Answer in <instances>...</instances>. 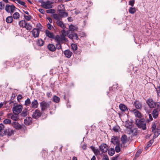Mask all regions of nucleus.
I'll return each instance as SVG.
<instances>
[{
  "mask_svg": "<svg viewBox=\"0 0 160 160\" xmlns=\"http://www.w3.org/2000/svg\"><path fill=\"white\" fill-rule=\"evenodd\" d=\"M16 8L15 6L13 5H11L7 4L6 6L5 10L8 12L12 13L15 11Z\"/></svg>",
  "mask_w": 160,
  "mask_h": 160,
  "instance_id": "10",
  "label": "nucleus"
},
{
  "mask_svg": "<svg viewBox=\"0 0 160 160\" xmlns=\"http://www.w3.org/2000/svg\"><path fill=\"white\" fill-rule=\"evenodd\" d=\"M111 142L114 145L119 144V139L117 136H113L111 139Z\"/></svg>",
  "mask_w": 160,
  "mask_h": 160,
  "instance_id": "18",
  "label": "nucleus"
},
{
  "mask_svg": "<svg viewBox=\"0 0 160 160\" xmlns=\"http://www.w3.org/2000/svg\"><path fill=\"white\" fill-rule=\"evenodd\" d=\"M54 39L57 42L61 43H63V41L66 42L68 41L67 38L65 37L58 35L55 36Z\"/></svg>",
  "mask_w": 160,
  "mask_h": 160,
  "instance_id": "5",
  "label": "nucleus"
},
{
  "mask_svg": "<svg viewBox=\"0 0 160 160\" xmlns=\"http://www.w3.org/2000/svg\"><path fill=\"white\" fill-rule=\"evenodd\" d=\"M156 126L155 125V124L154 123L152 125V130L153 132H154L155 130V129L156 128Z\"/></svg>",
  "mask_w": 160,
  "mask_h": 160,
  "instance_id": "53",
  "label": "nucleus"
},
{
  "mask_svg": "<svg viewBox=\"0 0 160 160\" xmlns=\"http://www.w3.org/2000/svg\"><path fill=\"white\" fill-rule=\"evenodd\" d=\"M24 17L25 19L28 21H29L31 18V16L30 15L26 16L24 15Z\"/></svg>",
  "mask_w": 160,
  "mask_h": 160,
  "instance_id": "52",
  "label": "nucleus"
},
{
  "mask_svg": "<svg viewBox=\"0 0 160 160\" xmlns=\"http://www.w3.org/2000/svg\"><path fill=\"white\" fill-rule=\"evenodd\" d=\"M22 96L21 95H18L17 98L18 101H19L20 100L22 99Z\"/></svg>",
  "mask_w": 160,
  "mask_h": 160,
  "instance_id": "62",
  "label": "nucleus"
},
{
  "mask_svg": "<svg viewBox=\"0 0 160 160\" xmlns=\"http://www.w3.org/2000/svg\"><path fill=\"white\" fill-rule=\"evenodd\" d=\"M51 105V102H47L45 101H42L40 103L42 111H44L48 108H49Z\"/></svg>",
  "mask_w": 160,
  "mask_h": 160,
  "instance_id": "4",
  "label": "nucleus"
},
{
  "mask_svg": "<svg viewBox=\"0 0 160 160\" xmlns=\"http://www.w3.org/2000/svg\"><path fill=\"white\" fill-rule=\"evenodd\" d=\"M46 12L48 13L53 14L55 13V10L54 9H50L47 10Z\"/></svg>",
  "mask_w": 160,
  "mask_h": 160,
  "instance_id": "46",
  "label": "nucleus"
},
{
  "mask_svg": "<svg viewBox=\"0 0 160 160\" xmlns=\"http://www.w3.org/2000/svg\"><path fill=\"white\" fill-rule=\"evenodd\" d=\"M42 113L40 111L37 109L33 112L32 115L33 118L37 119L41 115Z\"/></svg>",
  "mask_w": 160,
  "mask_h": 160,
  "instance_id": "11",
  "label": "nucleus"
},
{
  "mask_svg": "<svg viewBox=\"0 0 160 160\" xmlns=\"http://www.w3.org/2000/svg\"><path fill=\"white\" fill-rule=\"evenodd\" d=\"M15 131L10 128H8L5 129L3 133V136L4 135H7L8 137L13 135Z\"/></svg>",
  "mask_w": 160,
  "mask_h": 160,
  "instance_id": "7",
  "label": "nucleus"
},
{
  "mask_svg": "<svg viewBox=\"0 0 160 160\" xmlns=\"http://www.w3.org/2000/svg\"><path fill=\"white\" fill-rule=\"evenodd\" d=\"M60 100L59 98L56 95H54L52 98V101L56 103L59 102Z\"/></svg>",
  "mask_w": 160,
  "mask_h": 160,
  "instance_id": "37",
  "label": "nucleus"
},
{
  "mask_svg": "<svg viewBox=\"0 0 160 160\" xmlns=\"http://www.w3.org/2000/svg\"><path fill=\"white\" fill-rule=\"evenodd\" d=\"M99 148L100 150L103 153L106 152L108 150V146L106 144H102L99 146Z\"/></svg>",
  "mask_w": 160,
  "mask_h": 160,
  "instance_id": "12",
  "label": "nucleus"
},
{
  "mask_svg": "<svg viewBox=\"0 0 160 160\" xmlns=\"http://www.w3.org/2000/svg\"><path fill=\"white\" fill-rule=\"evenodd\" d=\"M3 123L4 124H11V120L8 119H6L3 121Z\"/></svg>",
  "mask_w": 160,
  "mask_h": 160,
  "instance_id": "41",
  "label": "nucleus"
},
{
  "mask_svg": "<svg viewBox=\"0 0 160 160\" xmlns=\"http://www.w3.org/2000/svg\"><path fill=\"white\" fill-rule=\"evenodd\" d=\"M20 17V14L18 12H15L13 15V17L14 19H18Z\"/></svg>",
  "mask_w": 160,
  "mask_h": 160,
  "instance_id": "38",
  "label": "nucleus"
},
{
  "mask_svg": "<svg viewBox=\"0 0 160 160\" xmlns=\"http://www.w3.org/2000/svg\"><path fill=\"white\" fill-rule=\"evenodd\" d=\"M22 106L18 104L13 107L12 108V110L13 113H16L19 114L22 111Z\"/></svg>",
  "mask_w": 160,
  "mask_h": 160,
  "instance_id": "8",
  "label": "nucleus"
},
{
  "mask_svg": "<svg viewBox=\"0 0 160 160\" xmlns=\"http://www.w3.org/2000/svg\"><path fill=\"white\" fill-rule=\"evenodd\" d=\"M44 42L43 40L41 39H39L37 42V44L38 46H42L44 45Z\"/></svg>",
  "mask_w": 160,
  "mask_h": 160,
  "instance_id": "40",
  "label": "nucleus"
},
{
  "mask_svg": "<svg viewBox=\"0 0 160 160\" xmlns=\"http://www.w3.org/2000/svg\"><path fill=\"white\" fill-rule=\"evenodd\" d=\"M93 152H94L95 154L96 155H97L100 152L98 149H95V150L93 151Z\"/></svg>",
  "mask_w": 160,
  "mask_h": 160,
  "instance_id": "58",
  "label": "nucleus"
},
{
  "mask_svg": "<svg viewBox=\"0 0 160 160\" xmlns=\"http://www.w3.org/2000/svg\"><path fill=\"white\" fill-rule=\"evenodd\" d=\"M31 102L29 98H28L25 101V105L26 106L27 108H28L29 106L30 107V104Z\"/></svg>",
  "mask_w": 160,
  "mask_h": 160,
  "instance_id": "32",
  "label": "nucleus"
},
{
  "mask_svg": "<svg viewBox=\"0 0 160 160\" xmlns=\"http://www.w3.org/2000/svg\"><path fill=\"white\" fill-rule=\"evenodd\" d=\"M121 141L122 143V145L123 147H126L127 146L125 145V144L127 141V138L126 135H122L121 138Z\"/></svg>",
  "mask_w": 160,
  "mask_h": 160,
  "instance_id": "14",
  "label": "nucleus"
},
{
  "mask_svg": "<svg viewBox=\"0 0 160 160\" xmlns=\"http://www.w3.org/2000/svg\"><path fill=\"white\" fill-rule=\"evenodd\" d=\"M16 1L19 4H20L24 6L25 7H26V5H25V3L23 2H22L20 0H16Z\"/></svg>",
  "mask_w": 160,
  "mask_h": 160,
  "instance_id": "45",
  "label": "nucleus"
},
{
  "mask_svg": "<svg viewBox=\"0 0 160 160\" xmlns=\"http://www.w3.org/2000/svg\"><path fill=\"white\" fill-rule=\"evenodd\" d=\"M108 153L110 156H112L115 153V150L114 148H110L108 151Z\"/></svg>",
  "mask_w": 160,
  "mask_h": 160,
  "instance_id": "34",
  "label": "nucleus"
},
{
  "mask_svg": "<svg viewBox=\"0 0 160 160\" xmlns=\"http://www.w3.org/2000/svg\"><path fill=\"white\" fill-rule=\"evenodd\" d=\"M38 103L37 100H34L32 102L31 107L33 109H35L38 108Z\"/></svg>",
  "mask_w": 160,
  "mask_h": 160,
  "instance_id": "21",
  "label": "nucleus"
},
{
  "mask_svg": "<svg viewBox=\"0 0 160 160\" xmlns=\"http://www.w3.org/2000/svg\"><path fill=\"white\" fill-rule=\"evenodd\" d=\"M32 121V118L31 117H27L24 120V123L25 124L27 125H29Z\"/></svg>",
  "mask_w": 160,
  "mask_h": 160,
  "instance_id": "24",
  "label": "nucleus"
},
{
  "mask_svg": "<svg viewBox=\"0 0 160 160\" xmlns=\"http://www.w3.org/2000/svg\"><path fill=\"white\" fill-rule=\"evenodd\" d=\"M57 44H56V49H62V46L61 43L57 42Z\"/></svg>",
  "mask_w": 160,
  "mask_h": 160,
  "instance_id": "49",
  "label": "nucleus"
},
{
  "mask_svg": "<svg viewBox=\"0 0 160 160\" xmlns=\"http://www.w3.org/2000/svg\"><path fill=\"white\" fill-rule=\"evenodd\" d=\"M146 103L150 108H154L157 107V105H160L159 102H154L152 98H148L146 101Z\"/></svg>",
  "mask_w": 160,
  "mask_h": 160,
  "instance_id": "2",
  "label": "nucleus"
},
{
  "mask_svg": "<svg viewBox=\"0 0 160 160\" xmlns=\"http://www.w3.org/2000/svg\"><path fill=\"white\" fill-rule=\"evenodd\" d=\"M59 14L60 17H66L68 15V13L67 12H64V11H61L59 12Z\"/></svg>",
  "mask_w": 160,
  "mask_h": 160,
  "instance_id": "27",
  "label": "nucleus"
},
{
  "mask_svg": "<svg viewBox=\"0 0 160 160\" xmlns=\"http://www.w3.org/2000/svg\"><path fill=\"white\" fill-rule=\"evenodd\" d=\"M6 21L8 23H11L13 21V18L12 16H8L6 19Z\"/></svg>",
  "mask_w": 160,
  "mask_h": 160,
  "instance_id": "33",
  "label": "nucleus"
},
{
  "mask_svg": "<svg viewBox=\"0 0 160 160\" xmlns=\"http://www.w3.org/2000/svg\"><path fill=\"white\" fill-rule=\"evenodd\" d=\"M152 111V115L154 118H157L158 116L159 113L160 112V105L158 104L157 107H156Z\"/></svg>",
  "mask_w": 160,
  "mask_h": 160,
  "instance_id": "6",
  "label": "nucleus"
},
{
  "mask_svg": "<svg viewBox=\"0 0 160 160\" xmlns=\"http://www.w3.org/2000/svg\"><path fill=\"white\" fill-rule=\"evenodd\" d=\"M46 36L50 38L54 39V36L53 32H50L48 30H46L45 31Z\"/></svg>",
  "mask_w": 160,
  "mask_h": 160,
  "instance_id": "19",
  "label": "nucleus"
},
{
  "mask_svg": "<svg viewBox=\"0 0 160 160\" xmlns=\"http://www.w3.org/2000/svg\"><path fill=\"white\" fill-rule=\"evenodd\" d=\"M148 116H149V119H148V122H149L152 120L153 118H152V117L151 114H149Z\"/></svg>",
  "mask_w": 160,
  "mask_h": 160,
  "instance_id": "60",
  "label": "nucleus"
},
{
  "mask_svg": "<svg viewBox=\"0 0 160 160\" xmlns=\"http://www.w3.org/2000/svg\"><path fill=\"white\" fill-rule=\"evenodd\" d=\"M7 116L8 118H11L12 120L15 121H17L19 118L18 114L16 113H13V114L12 113H8L7 114Z\"/></svg>",
  "mask_w": 160,
  "mask_h": 160,
  "instance_id": "9",
  "label": "nucleus"
},
{
  "mask_svg": "<svg viewBox=\"0 0 160 160\" xmlns=\"http://www.w3.org/2000/svg\"><path fill=\"white\" fill-rule=\"evenodd\" d=\"M5 128L4 125L2 123L0 124V136L3 137V133L4 130L3 129Z\"/></svg>",
  "mask_w": 160,
  "mask_h": 160,
  "instance_id": "31",
  "label": "nucleus"
},
{
  "mask_svg": "<svg viewBox=\"0 0 160 160\" xmlns=\"http://www.w3.org/2000/svg\"><path fill=\"white\" fill-rule=\"evenodd\" d=\"M39 33V30L36 28H34L32 31V35L34 38L38 37Z\"/></svg>",
  "mask_w": 160,
  "mask_h": 160,
  "instance_id": "13",
  "label": "nucleus"
},
{
  "mask_svg": "<svg viewBox=\"0 0 160 160\" xmlns=\"http://www.w3.org/2000/svg\"><path fill=\"white\" fill-rule=\"evenodd\" d=\"M134 114L135 117H137L139 118H142V115L141 112L136 109H134L131 111Z\"/></svg>",
  "mask_w": 160,
  "mask_h": 160,
  "instance_id": "16",
  "label": "nucleus"
},
{
  "mask_svg": "<svg viewBox=\"0 0 160 160\" xmlns=\"http://www.w3.org/2000/svg\"><path fill=\"white\" fill-rule=\"evenodd\" d=\"M134 0L130 1L129 2V4L132 7H133L134 4Z\"/></svg>",
  "mask_w": 160,
  "mask_h": 160,
  "instance_id": "55",
  "label": "nucleus"
},
{
  "mask_svg": "<svg viewBox=\"0 0 160 160\" xmlns=\"http://www.w3.org/2000/svg\"><path fill=\"white\" fill-rule=\"evenodd\" d=\"M47 95L48 98L51 97L52 94L51 92H47L46 93Z\"/></svg>",
  "mask_w": 160,
  "mask_h": 160,
  "instance_id": "64",
  "label": "nucleus"
},
{
  "mask_svg": "<svg viewBox=\"0 0 160 160\" xmlns=\"http://www.w3.org/2000/svg\"><path fill=\"white\" fill-rule=\"evenodd\" d=\"M27 22L24 20L20 21L19 22V25L21 27L24 28L26 25Z\"/></svg>",
  "mask_w": 160,
  "mask_h": 160,
  "instance_id": "29",
  "label": "nucleus"
},
{
  "mask_svg": "<svg viewBox=\"0 0 160 160\" xmlns=\"http://www.w3.org/2000/svg\"><path fill=\"white\" fill-rule=\"evenodd\" d=\"M68 37L71 39L78 40V37L77 34L76 33H71L70 34H68Z\"/></svg>",
  "mask_w": 160,
  "mask_h": 160,
  "instance_id": "17",
  "label": "nucleus"
},
{
  "mask_svg": "<svg viewBox=\"0 0 160 160\" xmlns=\"http://www.w3.org/2000/svg\"><path fill=\"white\" fill-rule=\"evenodd\" d=\"M12 126L17 129H19L21 128V125L18 122H13L11 123Z\"/></svg>",
  "mask_w": 160,
  "mask_h": 160,
  "instance_id": "20",
  "label": "nucleus"
},
{
  "mask_svg": "<svg viewBox=\"0 0 160 160\" xmlns=\"http://www.w3.org/2000/svg\"><path fill=\"white\" fill-rule=\"evenodd\" d=\"M36 27L38 30L41 29H42V26L40 24V23H38L36 25Z\"/></svg>",
  "mask_w": 160,
  "mask_h": 160,
  "instance_id": "51",
  "label": "nucleus"
},
{
  "mask_svg": "<svg viewBox=\"0 0 160 160\" xmlns=\"http://www.w3.org/2000/svg\"><path fill=\"white\" fill-rule=\"evenodd\" d=\"M58 10L59 12L65 10V8L63 5L61 4L58 6Z\"/></svg>",
  "mask_w": 160,
  "mask_h": 160,
  "instance_id": "44",
  "label": "nucleus"
},
{
  "mask_svg": "<svg viewBox=\"0 0 160 160\" xmlns=\"http://www.w3.org/2000/svg\"><path fill=\"white\" fill-rule=\"evenodd\" d=\"M69 29L71 31H77L78 29V27L76 26H74L72 24H71L69 27Z\"/></svg>",
  "mask_w": 160,
  "mask_h": 160,
  "instance_id": "26",
  "label": "nucleus"
},
{
  "mask_svg": "<svg viewBox=\"0 0 160 160\" xmlns=\"http://www.w3.org/2000/svg\"><path fill=\"white\" fill-rule=\"evenodd\" d=\"M119 128V127L118 126H116L114 127L113 128V129L114 131L117 132L118 131Z\"/></svg>",
  "mask_w": 160,
  "mask_h": 160,
  "instance_id": "54",
  "label": "nucleus"
},
{
  "mask_svg": "<svg viewBox=\"0 0 160 160\" xmlns=\"http://www.w3.org/2000/svg\"><path fill=\"white\" fill-rule=\"evenodd\" d=\"M53 3V2L47 0L42 2V7L46 9H50L52 8Z\"/></svg>",
  "mask_w": 160,
  "mask_h": 160,
  "instance_id": "3",
  "label": "nucleus"
},
{
  "mask_svg": "<svg viewBox=\"0 0 160 160\" xmlns=\"http://www.w3.org/2000/svg\"><path fill=\"white\" fill-rule=\"evenodd\" d=\"M130 130L131 133L132 135L134 136H136L137 135L138 132L137 131V130L136 129L134 128L131 129L130 128Z\"/></svg>",
  "mask_w": 160,
  "mask_h": 160,
  "instance_id": "36",
  "label": "nucleus"
},
{
  "mask_svg": "<svg viewBox=\"0 0 160 160\" xmlns=\"http://www.w3.org/2000/svg\"><path fill=\"white\" fill-rule=\"evenodd\" d=\"M134 105L135 107L137 109L141 110L142 108V103L138 101H136L134 102Z\"/></svg>",
  "mask_w": 160,
  "mask_h": 160,
  "instance_id": "15",
  "label": "nucleus"
},
{
  "mask_svg": "<svg viewBox=\"0 0 160 160\" xmlns=\"http://www.w3.org/2000/svg\"><path fill=\"white\" fill-rule=\"evenodd\" d=\"M102 160H109L107 155H104L102 159Z\"/></svg>",
  "mask_w": 160,
  "mask_h": 160,
  "instance_id": "56",
  "label": "nucleus"
},
{
  "mask_svg": "<svg viewBox=\"0 0 160 160\" xmlns=\"http://www.w3.org/2000/svg\"><path fill=\"white\" fill-rule=\"evenodd\" d=\"M120 109L122 111H125L128 110L127 107L124 104H120L119 106Z\"/></svg>",
  "mask_w": 160,
  "mask_h": 160,
  "instance_id": "28",
  "label": "nucleus"
},
{
  "mask_svg": "<svg viewBox=\"0 0 160 160\" xmlns=\"http://www.w3.org/2000/svg\"><path fill=\"white\" fill-rule=\"evenodd\" d=\"M72 48L73 50H76L77 49V46L76 44H72L71 45Z\"/></svg>",
  "mask_w": 160,
  "mask_h": 160,
  "instance_id": "50",
  "label": "nucleus"
},
{
  "mask_svg": "<svg viewBox=\"0 0 160 160\" xmlns=\"http://www.w3.org/2000/svg\"><path fill=\"white\" fill-rule=\"evenodd\" d=\"M48 48L49 50L52 52H54L56 49L55 46L53 44H49L48 46Z\"/></svg>",
  "mask_w": 160,
  "mask_h": 160,
  "instance_id": "23",
  "label": "nucleus"
},
{
  "mask_svg": "<svg viewBox=\"0 0 160 160\" xmlns=\"http://www.w3.org/2000/svg\"><path fill=\"white\" fill-rule=\"evenodd\" d=\"M154 135L155 136L156 135L157 137H158L160 134V130H158L157 132L156 131H154Z\"/></svg>",
  "mask_w": 160,
  "mask_h": 160,
  "instance_id": "59",
  "label": "nucleus"
},
{
  "mask_svg": "<svg viewBox=\"0 0 160 160\" xmlns=\"http://www.w3.org/2000/svg\"><path fill=\"white\" fill-rule=\"evenodd\" d=\"M52 18L55 19V20H59L60 19V16L56 14H54L52 15Z\"/></svg>",
  "mask_w": 160,
  "mask_h": 160,
  "instance_id": "43",
  "label": "nucleus"
},
{
  "mask_svg": "<svg viewBox=\"0 0 160 160\" xmlns=\"http://www.w3.org/2000/svg\"><path fill=\"white\" fill-rule=\"evenodd\" d=\"M56 23L58 26H59L62 29H64L65 28V26L64 25L63 22L59 20H58L57 21Z\"/></svg>",
  "mask_w": 160,
  "mask_h": 160,
  "instance_id": "25",
  "label": "nucleus"
},
{
  "mask_svg": "<svg viewBox=\"0 0 160 160\" xmlns=\"http://www.w3.org/2000/svg\"><path fill=\"white\" fill-rule=\"evenodd\" d=\"M129 12L132 14H134L136 12V10L135 8H134L130 7L129 9Z\"/></svg>",
  "mask_w": 160,
  "mask_h": 160,
  "instance_id": "39",
  "label": "nucleus"
},
{
  "mask_svg": "<svg viewBox=\"0 0 160 160\" xmlns=\"http://www.w3.org/2000/svg\"><path fill=\"white\" fill-rule=\"evenodd\" d=\"M135 123L139 128H142L143 130L146 129V122L144 119H137Z\"/></svg>",
  "mask_w": 160,
  "mask_h": 160,
  "instance_id": "1",
  "label": "nucleus"
},
{
  "mask_svg": "<svg viewBox=\"0 0 160 160\" xmlns=\"http://www.w3.org/2000/svg\"><path fill=\"white\" fill-rule=\"evenodd\" d=\"M39 11L42 14H44V10L42 8H39L38 9Z\"/></svg>",
  "mask_w": 160,
  "mask_h": 160,
  "instance_id": "63",
  "label": "nucleus"
},
{
  "mask_svg": "<svg viewBox=\"0 0 160 160\" xmlns=\"http://www.w3.org/2000/svg\"><path fill=\"white\" fill-rule=\"evenodd\" d=\"M47 26L48 29L49 30H51L52 28V27L51 25L48 23L47 24Z\"/></svg>",
  "mask_w": 160,
  "mask_h": 160,
  "instance_id": "57",
  "label": "nucleus"
},
{
  "mask_svg": "<svg viewBox=\"0 0 160 160\" xmlns=\"http://www.w3.org/2000/svg\"><path fill=\"white\" fill-rule=\"evenodd\" d=\"M74 10V13L76 15L80 13V11L79 10L75 9Z\"/></svg>",
  "mask_w": 160,
  "mask_h": 160,
  "instance_id": "61",
  "label": "nucleus"
},
{
  "mask_svg": "<svg viewBox=\"0 0 160 160\" xmlns=\"http://www.w3.org/2000/svg\"><path fill=\"white\" fill-rule=\"evenodd\" d=\"M28 114V110L27 109H25L23 110L20 115L22 117H25L27 116Z\"/></svg>",
  "mask_w": 160,
  "mask_h": 160,
  "instance_id": "35",
  "label": "nucleus"
},
{
  "mask_svg": "<svg viewBox=\"0 0 160 160\" xmlns=\"http://www.w3.org/2000/svg\"><path fill=\"white\" fill-rule=\"evenodd\" d=\"M61 32L62 34L60 36L65 37L67 35L65 30L63 29L61 30Z\"/></svg>",
  "mask_w": 160,
  "mask_h": 160,
  "instance_id": "47",
  "label": "nucleus"
},
{
  "mask_svg": "<svg viewBox=\"0 0 160 160\" xmlns=\"http://www.w3.org/2000/svg\"><path fill=\"white\" fill-rule=\"evenodd\" d=\"M132 123L129 121H126L124 123V125L127 128L130 129L132 128Z\"/></svg>",
  "mask_w": 160,
  "mask_h": 160,
  "instance_id": "30",
  "label": "nucleus"
},
{
  "mask_svg": "<svg viewBox=\"0 0 160 160\" xmlns=\"http://www.w3.org/2000/svg\"><path fill=\"white\" fill-rule=\"evenodd\" d=\"M64 54L65 57L68 58H70L72 54V52L69 50H67L64 51Z\"/></svg>",
  "mask_w": 160,
  "mask_h": 160,
  "instance_id": "22",
  "label": "nucleus"
},
{
  "mask_svg": "<svg viewBox=\"0 0 160 160\" xmlns=\"http://www.w3.org/2000/svg\"><path fill=\"white\" fill-rule=\"evenodd\" d=\"M119 145V144L116 145V146L115 147V151L117 152H119L120 151V148Z\"/></svg>",
  "mask_w": 160,
  "mask_h": 160,
  "instance_id": "48",
  "label": "nucleus"
},
{
  "mask_svg": "<svg viewBox=\"0 0 160 160\" xmlns=\"http://www.w3.org/2000/svg\"><path fill=\"white\" fill-rule=\"evenodd\" d=\"M24 28H25L27 30L30 31L31 30L32 27V26L30 25L29 23H27L26 25H25V27Z\"/></svg>",
  "mask_w": 160,
  "mask_h": 160,
  "instance_id": "42",
  "label": "nucleus"
}]
</instances>
